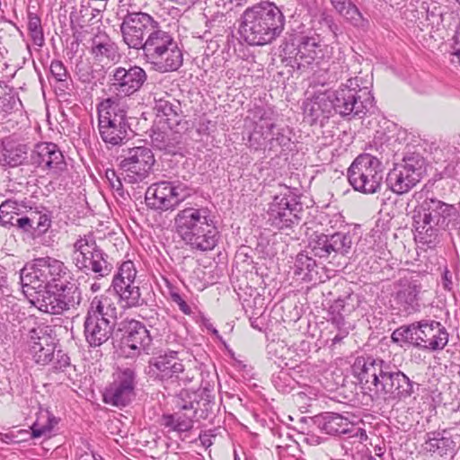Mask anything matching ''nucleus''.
<instances>
[{"mask_svg": "<svg viewBox=\"0 0 460 460\" xmlns=\"http://www.w3.org/2000/svg\"><path fill=\"white\" fill-rule=\"evenodd\" d=\"M351 368L361 393L372 402L402 401L419 386L391 362L371 355L357 357Z\"/></svg>", "mask_w": 460, "mask_h": 460, "instance_id": "nucleus-1", "label": "nucleus"}, {"mask_svg": "<svg viewBox=\"0 0 460 460\" xmlns=\"http://www.w3.org/2000/svg\"><path fill=\"white\" fill-rule=\"evenodd\" d=\"M412 219L415 241L426 246L420 247L425 251L438 246L443 231L460 228L458 209L436 197H427L420 202L413 211Z\"/></svg>", "mask_w": 460, "mask_h": 460, "instance_id": "nucleus-2", "label": "nucleus"}, {"mask_svg": "<svg viewBox=\"0 0 460 460\" xmlns=\"http://www.w3.org/2000/svg\"><path fill=\"white\" fill-rule=\"evenodd\" d=\"M285 16L273 2L261 1L247 7L241 15L239 34L250 46L270 44L280 36Z\"/></svg>", "mask_w": 460, "mask_h": 460, "instance_id": "nucleus-3", "label": "nucleus"}, {"mask_svg": "<svg viewBox=\"0 0 460 460\" xmlns=\"http://www.w3.org/2000/svg\"><path fill=\"white\" fill-rule=\"evenodd\" d=\"M177 234L191 248L212 250L218 240V230L208 208L189 207L180 210L174 217Z\"/></svg>", "mask_w": 460, "mask_h": 460, "instance_id": "nucleus-4", "label": "nucleus"}, {"mask_svg": "<svg viewBox=\"0 0 460 460\" xmlns=\"http://www.w3.org/2000/svg\"><path fill=\"white\" fill-rule=\"evenodd\" d=\"M118 308L105 295L93 297L84 321V336L88 347L100 348L113 337L116 331Z\"/></svg>", "mask_w": 460, "mask_h": 460, "instance_id": "nucleus-5", "label": "nucleus"}, {"mask_svg": "<svg viewBox=\"0 0 460 460\" xmlns=\"http://www.w3.org/2000/svg\"><path fill=\"white\" fill-rule=\"evenodd\" d=\"M369 85L367 78L356 75L337 90L330 91L335 113L348 120L365 117L374 105Z\"/></svg>", "mask_w": 460, "mask_h": 460, "instance_id": "nucleus-6", "label": "nucleus"}, {"mask_svg": "<svg viewBox=\"0 0 460 460\" xmlns=\"http://www.w3.org/2000/svg\"><path fill=\"white\" fill-rule=\"evenodd\" d=\"M395 343L407 344L422 350H442L448 342L446 327L435 320H420L408 325H402L392 333Z\"/></svg>", "mask_w": 460, "mask_h": 460, "instance_id": "nucleus-7", "label": "nucleus"}, {"mask_svg": "<svg viewBox=\"0 0 460 460\" xmlns=\"http://www.w3.org/2000/svg\"><path fill=\"white\" fill-rule=\"evenodd\" d=\"M351 187L363 194H375L381 190L384 181L383 156L372 153L358 155L347 169Z\"/></svg>", "mask_w": 460, "mask_h": 460, "instance_id": "nucleus-8", "label": "nucleus"}, {"mask_svg": "<svg viewBox=\"0 0 460 460\" xmlns=\"http://www.w3.org/2000/svg\"><path fill=\"white\" fill-rule=\"evenodd\" d=\"M97 111L98 128L102 141L112 146L123 145L132 131L127 111L116 100L107 98L98 104Z\"/></svg>", "mask_w": 460, "mask_h": 460, "instance_id": "nucleus-9", "label": "nucleus"}, {"mask_svg": "<svg viewBox=\"0 0 460 460\" xmlns=\"http://www.w3.org/2000/svg\"><path fill=\"white\" fill-rule=\"evenodd\" d=\"M301 194L297 188L284 185L269 203L267 223L279 229H291L298 226L304 212Z\"/></svg>", "mask_w": 460, "mask_h": 460, "instance_id": "nucleus-10", "label": "nucleus"}, {"mask_svg": "<svg viewBox=\"0 0 460 460\" xmlns=\"http://www.w3.org/2000/svg\"><path fill=\"white\" fill-rule=\"evenodd\" d=\"M73 247V261L79 271L98 279L111 273L113 265L108 261V254L98 245L93 233L79 235Z\"/></svg>", "mask_w": 460, "mask_h": 460, "instance_id": "nucleus-11", "label": "nucleus"}, {"mask_svg": "<svg viewBox=\"0 0 460 460\" xmlns=\"http://www.w3.org/2000/svg\"><path fill=\"white\" fill-rule=\"evenodd\" d=\"M195 192L192 182L183 177L172 181H161L151 184L145 194L146 206L155 211L176 209L179 205Z\"/></svg>", "mask_w": 460, "mask_h": 460, "instance_id": "nucleus-12", "label": "nucleus"}, {"mask_svg": "<svg viewBox=\"0 0 460 460\" xmlns=\"http://www.w3.org/2000/svg\"><path fill=\"white\" fill-rule=\"evenodd\" d=\"M115 342L119 353L126 358L153 353V337L146 325L136 319L126 318L118 323Z\"/></svg>", "mask_w": 460, "mask_h": 460, "instance_id": "nucleus-13", "label": "nucleus"}, {"mask_svg": "<svg viewBox=\"0 0 460 460\" xmlns=\"http://www.w3.org/2000/svg\"><path fill=\"white\" fill-rule=\"evenodd\" d=\"M145 372L152 381L162 383L164 387L168 385H187L192 379L185 373L179 352L169 349L153 353Z\"/></svg>", "mask_w": 460, "mask_h": 460, "instance_id": "nucleus-14", "label": "nucleus"}, {"mask_svg": "<svg viewBox=\"0 0 460 460\" xmlns=\"http://www.w3.org/2000/svg\"><path fill=\"white\" fill-rule=\"evenodd\" d=\"M82 302V292L75 282L62 281L52 285L42 295L39 309L50 314H62L71 309H76Z\"/></svg>", "mask_w": 460, "mask_h": 460, "instance_id": "nucleus-15", "label": "nucleus"}, {"mask_svg": "<svg viewBox=\"0 0 460 460\" xmlns=\"http://www.w3.org/2000/svg\"><path fill=\"white\" fill-rule=\"evenodd\" d=\"M353 245V235L349 232H314L308 238V248L320 259L346 257Z\"/></svg>", "mask_w": 460, "mask_h": 460, "instance_id": "nucleus-16", "label": "nucleus"}, {"mask_svg": "<svg viewBox=\"0 0 460 460\" xmlns=\"http://www.w3.org/2000/svg\"><path fill=\"white\" fill-rule=\"evenodd\" d=\"M58 340L49 325H38L28 331L26 346L34 362L47 366L54 359Z\"/></svg>", "mask_w": 460, "mask_h": 460, "instance_id": "nucleus-17", "label": "nucleus"}, {"mask_svg": "<svg viewBox=\"0 0 460 460\" xmlns=\"http://www.w3.org/2000/svg\"><path fill=\"white\" fill-rule=\"evenodd\" d=\"M160 22L145 12H128L120 24L123 42L129 48L140 49L142 42Z\"/></svg>", "mask_w": 460, "mask_h": 460, "instance_id": "nucleus-18", "label": "nucleus"}, {"mask_svg": "<svg viewBox=\"0 0 460 460\" xmlns=\"http://www.w3.org/2000/svg\"><path fill=\"white\" fill-rule=\"evenodd\" d=\"M137 373L135 369L130 367L120 369L102 393V401L111 406L125 407L135 397Z\"/></svg>", "mask_w": 460, "mask_h": 460, "instance_id": "nucleus-19", "label": "nucleus"}, {"mask_svg": "<svg viewBox=\"0 0 460 460\" xmlns=\"http://www.w3.org/2000/svg\"><path fill=\"white\" fill-rule=\"evenodd\" d=\"M283 52L285 56L282 61L293 70H304L314 61L324 58L323 46L315 37H302L297 48L287 44Z\"/></svg>", "mask_w": 460, "mask_h": 460, "instance_id": "nucleus-20", "label": "nucleus"}, {"mask_svg": "<svg viewBox=\"0 0 460 460\" xmlns=\"http://www.w3.org/2000/svg\"><path fill=\"white\" fill-rule=\"evenodd\" d=\"M147 74L140 66L125 64L114 67L110 73L111 88L117 95L129 97L146 83Z\"/></svg>", "mask_w": 460, "mask_h": 460, "instance_id": "nucleus-21", "label": "nucleus"}, {"mask_svg": "<svg viewBox=\"0 0 460 460\" xmlns=\"http://www.w3.org/2000/svg\"><path fill=\"white\" fill-rule=\"evenodd\" d=\"M123 153L119 166L128 173V181L136 183L145 180L155 163L151 148L139 146L123 150Z\"/></svg>", "mask_w": 460, "mask_h": 460, "instance_id": "nucleus-22", "label": "nucleus"}, {"mask_svg": "<svg viewBox=\"0 0 460 460\" xmlns=\"http://www.w3.org/2000/svg\"><path fill=\"white\" fill-rule=\"evenodd\" d=\"M30 164L56 176L61 175L67 166L63 153L52 142L37 144L30 155Z\"/></svg>", "mask_w": 460, "mask_h": 460, "instance_id": "nucleus-23", "label": "nucleus"}, {"mask_svg": "<svg viewBox=\"0 0 460 460\" xmlns=\"http://www.w3.org/2000/svg\"><path fill=\"white\" fill-rule=\"evenodd\" d=\"M197 405H199V402H187L183 400L179 401L177 402V408L180 411L173 414H164L162 416L161 425L178 433L191 430L194 418L197 415Z\"/></svg>", "mask_w": 460, "mask_h": 460, "instance_id": "nucleus-24", "label": "nucleus"}, {"mask_svg": "<svg viewBox=\"0 0 460 460\" xmlns=\"http://www.w3.org/2000/svg\"><path fill=\"white\" fill-rule=\"evenodd\" d=\"M290 266V270L297 280L314 285L324 281L323 267L305 252H298Z\"/></svg>", "mask_w": 460, "mask_h": 460, "instance_id": "nucleus-25", "label": "nucleus"}, {"mask_svg": "<svg viewBox=\"0 0 460 460\" xmlns=\"http://www.w3.org/2000/svg\"><path fill=\"white\" fill-rule=\"evenodd\" d=\"M36 267L33 260L20 270L22 293L33 304L40 303L43 293L49 289L42 273Z\"/></svg>", "mask_w": 460, "mask_h": 460, "instance_id": "nucleus-26", "label": "nucleus"}, {"mask_svg": "<svg viewBox=\"0 0 460 460\" xmlns=\"http://www.w3.org/2000/svg\"><path fill=\"white\" fill-rule=\"evenodd\" d=\"M331 92L317 93L310 102L304 103V114L311 125L318 121L323 124L324 119H329L334 111Z\"/></svg>", "mask_w": 460, "mask_h": 460, "instance_id": "nucleus-27", "label": "nucleus"}, {"mask_svg": "<svg viewBox=\"0 0 460 460\" xmlns=\"http://www.w3.org/2000/svg\"><path fill=\"white\" fill-rule=\"evenodd\" d=\"M49 74L48 79L54 87L56 94L66 102L73 93L74 84L64 63L61 60L53 59L49 66Z\"/></svg>", "mask_w": 460, "mask_h": 460, "instance_id": "nucleus-28", "label": "nucleus"}, {"mask_svg": "<svg viewBox=\"0 0 460 460\" xmlns=\"http://www.w3.org/2000/svg\"><path fill=\"white\" fill-rule=\"evenodd\" d=\"M161 50L162 52L155 54L154 59L147 61L156 71L160 73L172 72L181 66L183 54L175 40Z\"/></svg>", "mask_w": 460, "mask_h": 460, "instance_id": "nucleus-29", "label": "nucleus"}, {"mask_svg": "<svg viewBox=\"0 0 460 460\" xmlns=\"http://www.w3.org/2000/svg\"><path fill=\"white\" fill-rule=\"evenodd\" d=\"M151 141L155 148L167 155H182L184 150L182 135L179 131L173 130V128H168L167 130L154 129Z\"/></svg>", "mask_w": 460, "mask_h": 460, "instance_id": "nucleus-30", "label": "nucleus"}, {"mask_svg": "<svg viewBox=\"0 0 460 460\" xmlns=\"http://www.w3.org/2000/svg\"><path fill=\"white\" fill-rule=\"evenodd\" d=\"M314 422L322 431L332 436L351 434L354 430V425L348 418L335 412L316 415Z\"/></svg>", "mask_w": 460, "mask_h": 460, "instance_id": "nucleus-31", "label": "nucleus"}, {"mask_svg": "<svg viewBox=\"0 0 460 460\" xmlns=\"http://www.w3.org/2000/svg\"><path fill=\"white\" fill-rule=\"evenodd\" d=\"M90 52L99 62H117L120 58L118 45L106 32L100 31L93 37Z\"/></svg>", "mask_w": 460, "mask_h": 460, "instance_id": "nucleus-32", "label": "nucleus"}, {"mask_svg": "<svg viewBox=\"0 0 460 460\" xmlns=\"http://www.w3.org/2000/svg\"><path fill=\"white\" fill-rule=\"evenodd\" d=\"M420 289L421 287L416 283L402 285L394 296V301L399 311L407 315L419 312Z\"/></svg>", "mask_w": 460, "mask_h": 460, "instance_id": "nucleus-33", "label": "nucleus"}, {"mask_svg": "<svg viewBox=\"0 0 460 460\" xmlns=\"http://www.w3.org/2000/svg\"><path fill=\"white\" fill-rule=\"evenodd\" d=\"M275 127V123L263 111L260 115L259 121L254 123L252 130L249 133L246 145L255 151L269 147L270 137Z\"/></svg>", "mask_w": 460, "mask_h": 460, "instance_id": "nucleus-34", "label": "nucleus"}, {"mask_svg": "<svg viewBox=\"0 0 460 460\" xmlns=\"http://www.w3.org/2000/svg\"><path fill=\"white\" fill-rule=\"evenodd\" d=\"M154 110L157 117L165 120L168 128L178 126L183 118L181 102L168 93L160 98L155 97Z\"/></svg>", "mask_w": 460, "mask_h": 460, "instance_id": "nucleus-35", "label": "nucleus"}, {"mask_svg": "<svg viewBox=\"0 0 460 460\" xmlns=\"http://www.w3.org/2000/svg\"><path fill=\"white\" fill-rule=\"evenodd\" d=\"M34 266H37L36 270L42 273L49 288L52 285L62 282V279L68 273L64 262L49 256L34 259Z\"/></svg>", "mask_w": 460, "mask_h": 460, "instance_id": "nucleus-36", "label": "nucleus"}, {"mask_svg": "<svg viewBox=\"0 0 460 460\" xmlns=\"http://www.w3.org/2000/svg\"><path fill=\"white\" fill-rule=\"evenodd\" d=\"M332 8L353 27L367 31L370 22L363 16L359 9L351 0H329Z\"/></svg>", "mask_w": 460, "mask_h": 460, "instance_id": "nucleus-37", "label": "nucleus"}, {"mask_svg": "<svg viewBox=\"0 0 460 460\" xmlns=\"http://www.w3.org/2000/svg\"><path fill=\"white\" fill-rule=\"evenodd\" d=\"M173 40L172 34L164 31L161 23H159L142 42L143 46L140 47V49L143 51L145 59L148 61L149 59H154L155 54L162 52L161 49L172 43Z\"/></svg>", "mask_w": 460, "mask_h": 460, "instance_id": "nucleus-38", "label": "nucleus"}, {"mask_svg": "<svg viewBox=\"0 0 460 460\" xmlns=\"http://www.w3.org/2000/svg\"><path fill=\"white\" fill-rule=\"evenodd\" d=\"M115 294L119 296V302L125 309L140 307L147 305L146 298L142 296L141 289L138 285L134 283H122L120 285H111Z\"/></svg>", "mask_w": 460, "mask_h": 460, "instance_id": "nucleus-39", "label": "nucleus"}, {"mask_svg": "<svg viewBox=\"0 0 460 460\" xmlns=\"http://www.w3.org/2000/svg\"><path fill=\"white\" fill-rule=\"evenodd\" d=\"M385 181L390 190L399 195L407 193L419 183L402 166L397 164H394L387 173Z\"/></svg>", "mask_w": 460, "mask_h": 460, "instance_id": "nucleus-40", "label": "nucleus"}, {"mask_svg": "<svg viewBox=\"0 0 460 460\" xmlns=\"http://www.w3.org/2000/svg\"><path fill=\"white\" fill-rule=\"evenodd\" d=\"M447 431H431L426 434L424 448L428 452L437 454L439 456L452 454L456 443L451 437L446 436Z\"/></svg>", "mask_w": 460, "mask_h": 460, "instance_id": "nucleus-41", "label": "nucleus"}, {"mask_svg": "<svg viewBox=\"0 0 460 460\" xmlns=\"http://www.w3.org/2000/svg\"><path fill=\"white\" fill-rule=\"evenodd\" d=\"M2 146V161L4 165L17 167L23 164L28 159V145L13 140H4Z\"/></svg>", "mask_w": 460, "mask_h": 460, "instance_id": "nucleus-42", "label": "nucleus"}, {"mask_svg": "<svg viewBox=\"0 0 460 460\" xmlns=\"http://www.w3.org/2000/svg\"><path fill=\"white\" fill-rule=\"evenodd\" d=\"M351 295L339 297L333 301L327 311V321L337 329H342L346 325L345 316L355 310V305L350 303Z\"/></svg>", "mask_w": 460, "mask_h": 460, "instance_id": "nucleus-43", "label": "nucleus"}, {"mask_svg": "<svg viewBox=\"0 0 460 460\" xmlns=\"http://www.w3.org/2000/svg\"><path fill=\"white\" fill-rule=\"evenodd\" d=\"M396 164L402 166V168L418 182H420L426 174L427 163L425 158L419 153L412 152L406 154L402 162Z\"/></svg>", "mask_w": 460, "mask_h": 460, "instance_id": "nucleus-44", "label": "nucleus"}, {"mask_svg": "<svg viewBox=\"0 0 460 460\" xmlns=\"http://www.w3.org/2000/svg\"><path fill=\"white\" fill-rule=\"evenodd\" d=\"M57 424L58 420L49 411L41 413L31 426V438H39L49 434Z\"/></svg>", "mask_w": 460, "mask_h": 460, "instance_id": "nucleus-45", "label": "nucleus"}, {"mask_svg": "<svg viewBox=\"0 0 460 460\" xmlns=\"http://www.w3.org/2000/svg\"><path fill=\"white\" fill-rule=\"evenodd\" d=\"M291 130L288 128H282L277 133H272L269 140V151L277 155L278 147H280L283 151L291 150L292 141L289 136Z\"/></svg>", "mask_w": 460, "mask_h": 460, "instance_id": "nucleus-46", "label": "nucleus"}, {"mask_svg": "<svg viewBox=\"0 0 460 460\" xmlns=\"http://www.w3.org/2000/svg\"><path fill=\"white\" fill-rule=\"evenodd\" d=\"M137 270L131 261H124L114 275L111 285H120L136 282Z\"/></svg>", "mask_w": 460, "mask_h": 460, "instance_id": "nucleus-47", "label": "nucleus"}, {"mask_svg": "<svg viewBox=\"0 0 460 460\" xmlns=\"http://www.w3.org/2000/svg\"><path fill=\"white\" fill-rule=\"evenodd\" d=\"M28 30L33 43L39 47L44 44V34L41 26V20L36 13H28Z\"/></svg>", "mask_w": 460, "mask_h": 460, "instance_id": "nucleus-48", "label": "nucleus"}, {"mask_svg": "<svg viewBox=\"0 0 460 460\" xmlns=\"http://www.w3.org/2000/svg\"><path fill=\"white\" fill-rule=\"evenodd\" d=\"M31 217L34 218L33 225V238H39L46 234L51 226V216L47 211L41 212H31Z\"/></svg>", "mask_w": 460, "mask_h": 460, "instance_id": "nucleus-49", "label": "nucleus"}, {"mask_svg": "<svg viewBox=\"0 0 460 460\" xmlns=\"http://www.w3.org/2000/svg\"><path fill=\"white\" fill-rule=\"evenodd\" d=\"M56 358L53 359L54 371L66 372L71 367L70 357L62 349L56 350Z\"/></svg>", "mask_w": 460, "mask_h": 460, "instance_id": "nucleus-50", "label": "nucleus"}, {"mask_svg": "<svg viewBox=\"0 0 460 460\" xmlns=\"http://www.w3.org/2000/svg\"><path fill=\"white\" fill-rule=\"evenodd\" d=\"M105 178L107 179L110 187L122 197L124 193L123 185L115 170L107 169L105 171Z\"/></svg>", "mask_w": 460, "mask_h": 460, "instance_id": "nucleus-51", "label": "nucleus"}, {"mask_svg": "<svg viewBox=\"0 0 460 460\" xmlns=\"http://www.w3.org/2000/svg\"><path fill=\"white\" fill-rule=\"evenodd\" d=\"M453 45L451 47V62L460 66V22L456 28L455 35L453 37Z\"/></svg>", "mask_w": 460, "mask_h": 460, "instance_id": "nucleus-52", "label": "nucleus"}, {"mask_svg": "<svg viewBox=\"0 0 460 460\" xmlns=\"http://www.w3.org/2000/svg\"><path fill=\"white\" fill-rule=\"evenodd\" d=\"M33 225H34V218H31L30 217H16L15 221L13 223V226H17L20 230H22L24 233L31 234V235L33 237Z\"/></svg>", "mask_w": 460, "mask_h": 460, "instance_id": "nucleus-53", "label": "nucleus"}, {"mask_svg": "<svg viewBox=\"0 0 460 460\" xmlns=\"http://www.w3.org/2000/svg\"><path fill=\"white\" fill-rule=\"evenodd\" d=\"M17 103V98L13 93H4L0 96V111L4 112H10L14 109Z\"/></svg>", "mask_w": 460, "mask_h": 460, "instance_id": "nucleus-54", "label": "nucleus"}, {"mask_svg": "<svg viewBox=\"0 0 460 460\" xmlns=\"http://www.w3.org/2000/svg\"><path fill=\"white\" fill-rule=\"evenodd\" d=\"M170 297H171V300L179 306V309L183 314H191L190 306L186 303V301L181 297V296L177 291L171 289L170 290Z\"/></svg>", "mask_w": 460, "mask_h": 460, "instance_id": "nucleus-55", "label": "nucleus"}, {"mask_svg": "<svg viewBox=\"0 0 460 460\" xmlns=\"http://www.w3.org/2000/svg\"><path fill=\"white\" fill-rule=\"evenodd\" d=\"M321 21H322V23L324 26H326L330 30V31L332 32L334 37L338 36V33L340 32V26L335 22L332 15L326 13H323L322 16H321Z\"/></svg>", "mask_w": 460, "mask_h": 460, "instance_id": "nucleus-56", "label": "nucleus"}, {"mask_svg": "<svg viewBox=\"0 0 460 460\" xmlns=\"http://www.w3.org/2000/svg\"><path fill=\"white\" fill-rule=\"evenodd\" d=\"M273 383L277 388H282L285 391V387L290 386V376L287 371L281 370L277 376H273Z\"/></svg>", "mask_w": 460, "mask_h": 460, "instance_id": "nucleus-57", "label": "nucleus"}, {"mask_svg": "<svg viewBox=\"0 0 460 460\" xmlns=\"http://www.w3.org/2000/svg\"><path fill=\"white\" fill-rule=\"evenodd\" d=\"M16 213H8V212H0V224L1 226L7 227V226H13V223L15 221V215Z\"/></svg>", "mask_w": 460, "mask_h": 460, "instance_id": "nucleus-58", "label": "nucleus"}, {"mask_svg": "<svg viewBox=\"0 0 460 460\" xmlns=\"http://www.w3.org/2000/svg\"><path fill=\"white\" fill-rule=\"evenodd\" d=\"M17 209V203L16 201L7 199L4 201L0 205V212H8V213H16L15 210Z\"/></svg>", "mask_w": 460, "mask_h": 460, "instance_id": "nucleus-59", "label": "nucleus"}, {"mask_svg": "<svg viewBox=\"0 0 460 460\" xmlns=\"http://www.w3.org/2000/svg\"><path fill=\"white\" fill-rule=\"evenodd\" d=\"M442 285L447 290H451L453 288L452 274L447 268L444 270L442 274Z\"/></svg>", "mask_w": 460, "mask_h": 460, "instance_id": "nucleus-60", "label": "nucleus"}, {"mask_svg": "<svg viewBox=\"0 0 460 460\" xmlns=\"http://www.w3.org/2000/svg\"><path fill=\"white\" fill-rule=\"evenodd\" d=\"M339 331V333L336 334L332 339V345H335L337 343H340L347 335H348V331H347V328L344 326L341 330V329H338Z\"/></svg>", "mask_w": 460, "mask_h": 460, "instance_id": "nucleus-61", "label": "nucleus"}, {"mask_svg": "<svg viewBox=\"0 0 460 460\" xmlns=\"http://www.w3.org/2000/svg\"><path fill=\"white\" fill-rule=\"evenodd\" d=\"M202 325L209 332H211L217 337L219 336L218 331L213 326L210 321L205 317L201 319Z\"/></svg>", "mask_w": 460, "mask_h": 460, "instance_id": "nucleus-62", "label": "nucleus"}, {"mask_svg": "<svg viewBox=\"0 0 460 460\" xmlns=\"http://www.w3.org/2000/svg\"><path fill=\"white\" fill-rule=\"evenodd\" d=\"M223 3L224 8H226L227 4L234 6H243L245 5L249 0H221Z\"/></svg>", "mask_w": 460, "mask_h": 460, "instance_id": "nucleus-63", "label": "nucleus"}, {"mask_svg": "<svg viewBox=\"0 0 460 460\" xmlns=\"http://www.w3.org/2000/svg\"><path fill=\"white\" fill-rule=\"evenodd\" d=\"M368 150L369 152L368 153H372L373 155H379V153H381V155H383L385 149H384V146L383 145H379L377 146L376 143H375L374 145H370L369 147H368ZM384 157V155H382Z\"/></svg>", "mask_w": 460, "mask_h": 460, "instance_id": "nucleus-64", "label": "nucleus"}]
</instances>
